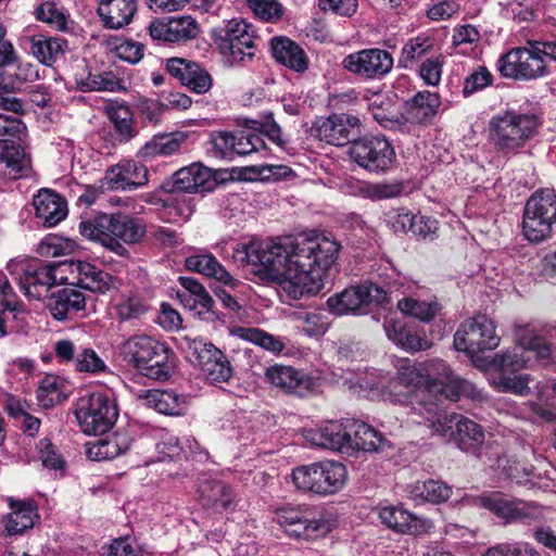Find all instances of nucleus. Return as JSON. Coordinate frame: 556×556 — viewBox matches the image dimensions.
<instances>
[{
  "label": "nucleus",
  "instance_id": "obj_1",
  "mask_svg": "<svg viewBox=\"0 0 556 556\" xmlns=\"http://www.w3.org/2000/svg\"><path fill=\"white\" fill-rule=\"evenodd\" d=\"M339 248L325 237L287 236L238 244L232 256L237 263L250 265L254 274L279 281L290 299L299 300L321 290L323 275L337 260Z\"/></svg>",
  "mask_w": 556,
  "mask_h": 556
},
{
  "label": "nucleus",
  "instance_id": "obj_2",
  "mask_svg": "<svg viewBox=\"0 0 556 556\" xmlns=\"http://www.w3.org/2000/svg\"><path fill=\"white\" fill-rule=\"evenodd\" d=\"M78 229L83 237L100 243L119 256L127 253L125 244H137L147 233V226L141 218L123 212L97 213L83 219Z\"/></svg>",
  "mask_w": 556,
  "mask_h": 556
},
{
  "label": "nucleus",
  "instance_id": "obj_3",
  "mask_svg": "<svg viewBox=\"0 0 556 556\" xmlns=\"http://www.w3.org/2000/svg\"><path fill=\"white\" fill-rule=\"evenodd\" d=\"M540 121L533 113L506 110L489 121V139L504 154H517L539 131Z\"/></svg>",
  "mask_w": 556,
  "mask_h": 556
},
{
  "label": "nucleus",
  "instance_id": "obj_4",
  "mask_svg": "<svg viewBox=\"0 0 556 556\" xmlns=\"http://www.w3.org/2000/svg\"><path fill=\"white\" fill-rule=\"evenodd\" d=\"M471 359L476 368L483 372L493 374L492 384L502 392H510L517 395H528L530 392V376L516 375L523 368L526 361L509 351L503 354L484 355L492 350H462Z\"/></svg>",
  "mask_w": 556,
  "mask_h": 556
},
{
  "label": "nucleus",
  "instance_id": "obj_5",
  "mask_svg": "<svg viewBox=\"0 0 556 556\" xmlns=\"http://www.w3.org/2000/svg\"><path fill=\"white\" fill-rule=\"evenodd\" d=\"M435 375L427 388H421L416 393L417 414L431 417L428 407L433 405L438 408V416L448 415L443 405V400L458 401L460 397L475 399L478 395L476 387L460 377L454 375L450 367L442 361H437Z\"/></svg>",
  "mask_w": 556,
  "mask_h": 556
},
{
  "label": "nucleus",
  "instance_id": "obj_6",
  "mask_svg": "<svg viewBox=\"0 0 556 556\" xmlns=\"http://www.w3.org/2000/svg\"><path fill=\"white\" fill-rule=\"evenodd\" d=\"M465 501L491 513L504 526L530 525L543 518V508L535 502L506 494L501 491H486Z\"/></svg>",
  "mask_w": 556,
  "mask_h": 556
},
{
  "label": "nucleus",
  "instance_id": "obj_7",
  "mask_svg": "<svg viewBox=\"0 0 556 556\" xmlns=\"http://www.w3.org/2000/svg\"><path fill=\"white\" fill-rule=\"evenodd\" d=\"M62 263H40L38 261H11L7 268L15 276L20 287L29 299L43 300L52 287L66 280Z\"/></svg>",
  "mask_w": 556,
  "mask_h": 556
},
{
  "label": "nucleus",
  "instance_id": "obj_8",
  "mask_svg": "<svg viewBox=\"0 0 556 556\" xmlns=\"http://www.w3.org/2000/svg\"><path fill=\"white\" fill-rule=\"evenodd\" d=\"M428 410L432 415L425 417L422 424L431 429L433 434L453 439L460 450L475 451L484 442V431L476 421L456 413L438 416V408L433 405L429 406Z\"/></svg>",
  "mask_w": 556,
  "mask_h": 556
},
{
  "label": "nucleus",
  "instance_id": "obj_9",
  "mask_svg": "<svg viewBox=\"0 0 556 556\" xmlns=\"http://www.w3.org/2000/svg\"><path fill=\"white\" fill-rule=\"evenodd\" d=\"M556 224V192L554 189L535 191L527 201L522 217L525 238L533 243L552 237Z\"/></svg>",
  "mask_w": 556,
  "mask_h": 556
},
{
  "label": "nucleus",
  "instance_id": "obj_10",
  "mask_svg": "<svg viewBox=\"0 0 556 556\" xmlns=\"http://www.w3.org/2000/svg\"><path fill=\"white\" fill-rule=\"evenodd\" d=\"M348 477L344 465L333 460H323L293 470L292 480L299 490L318 495L339 492Z\"/></svg>",
  "mask_w": 556,
  "mask_h": 556
},
{
  "label": "nucleus",
  "instance_id": "obj_11",
  "mask_svg": "<svg viewBox=\"0 0 556 556\" xmlns=\"http://www.w3.org/2000/svg\"><path fill=\"white\" fill-rule=\"evenodd\" d=\"M117 407L109 394L87 392L76 402L75 416L87 434L106 432L117 419Z\"/></svg>",
  "mask_w": 556,
  "mask_h": 556
},
{
  "label": "nucleus",
  "instance_id": "obj_12",
  "mask_svg": "<svg viewBox=\"0 0 556 556\" xmlns=\"http://www.w3.org/2000/svg\"><path fill=\"white\" fill-rule=\"evenodd\" d=\"M222 33L218 49L228 65H243L253 60L256 43L250 24L243 20H231Z\"/></svg>",
  "mask_w": 556,
  "mask_h": 556
},
{
  "label": "nucleus",
  "instance_id": "obj_13",
  "mask_svg": "<svg viewBox=\"0 0 556 556\" xmlns=\"http://www.w3.org/2000/svg\"><path fill=\"white\" fill-rule=\"evenodd\" d=\"M309 516L308 509L302 510L292 506L280 507L275 513V519L286 533L298 539H314L325 535L336 526V520L324 513Z\"/></svg>",
  "mask_w": 556,
  "mask_h": 556
},
{
  "label": "nucleus",
  "instance_id": "obj_14",
  "mask_svg": "<svg viewBox=\"0 0 556 556\" xmlns=\"http://www.w3.org/2000/svg\"><path fill=\"white\" fill-rule=\"evenodd\" d=\"M349 153L356 164L371 173L387 172L395 161L392 144L380 136L357 137Z\"/></svg>",
  "mask_w": 556,
  "mask_h": 556
},
{
  "label": "nucleus",
  "instance_id": "obj_15",
  "mask_svg": "<svg viewBox=\"0 0 556 556\" xmlns=\"http://www.w3.org/2000/svg\"><path fill=\"white\" fill-rule=\"evenodd\" d=\"M388 302L387 292L374 283H364L344 289L327 300L329 311L336 315L349 313L365 314L369 305Z\"/></svg>",
  "mask_w": 556,
  "mask_h": 556
},
{
  "label": "nucleus",
  "instance_id": "obj_16",
  "mask_svg": "<svg viewBox=\"0 0 556 556\" xmlns=\"http://www.w3.org/2000/svg\"><path fill=\"white\" fill-rule=\"evenodd\" d=\"M498 71L506 78L530 80L547 75L545 61L531 48H514L498 60Z\"/></svg>",
  "mask_w": 556,
  "mask_h": 556
},
{
  "label": "nucleus",
  "instance_id": "obj_17",
  "mask_svg": "<svg viewBox=\"0 0 556 556\" xmlns=\"http://www.w3.org/2000/svg\"><path fill=\"white\" fill-rule=\"evenodd\" d=\"M437 362H432L424 368H417L409 361H405L399 368L397 382L394 386V390L397 387H403L406 391H392V401L400 404H409L412 409L417 414L416 393L421 388H427L432 382L433 376L435 375Z\"/></svg>",
  "mask_w": 556,
  "mask_h": 556
},
{
  "label": "nucleus",
  "instance_id": "obj_18",
  "mask_svg": "<svg viewBox=\"0 0 556 556\" xmlns=\"http://www.w3.org/2000/svg\"><path fill=\"white\" fill-rule=\"evenodd\" d=\"M316 136L333 146H344L354 142L362 132L361 119L351 114H332L320 118L314 124Z\"/></svg>",
  "mask_w": 556,
  "mask_h": 556
},
{
  "label": "nucleus",
  "instance_id": "obj_19",
  "mask_svg": "<svg viewBox=\"0 0 556 556\" xmlns=\"http://www.w3.org/2000/svg\"><path fill=\"white\" fill-rule=\"evenodd\" d=\"M172 350H125L124 359L131 364L141 375L156 380L169 378L175 359Z\"/></svg>",
  "mask_w": 556,
  "mask_h": 556
},
{
  "label": "nucleus",
  "instance_id": "obj_20",
  "mask_svg": "<svg viewBox=\"0 0 556 556\" xmlns=\"http://www.w3.org/2000/svg\"><path fill=\"white\" fill-rule=\"evenodd\" d=\"M342 66L359 77L376 78L392 70L393 58L386 50L364 49L346 55L342 61Z\"/></svg>",
  "mask_w": 556,
  "mask_h": 556
},
{
  "label": "nucleus",
  "instance_id": "obj_21",
  "mask_svg": "<svg viewBox=\"0 0 556 556\" xmlns=\"http://www.w3.org/2000/svg\"><path fill=\"white\" fill-rule=\"evenodd\" d=\"M500 343L494 323L484 315L464 320L454 334V348H497Z\"/></svg>",
  "mask_w": 556,
  "mask_h": 556
},
{
  "label": "nucleus",
  "instance_id": "obj_22",
  "mask_svg": "<svg viewBox=\"0 0 556 556\" xmlns=\"http://www.w3.org/2000/svg\"><path fill=\"white\" fill-rule=\"evenodd\" d=\"M215 185L216 181L210 168L201 164H191L177 170L165 188L170 193H202L213 190Z\"/></svg>",
  "mask_w": 556,
  "mask_h": 556
},
{
  "label": "nucleus",
  "instance_id": "obj_23",
  "mask_svg": "<svg viewBox=\"0 0 556 556\" xmlns=\"http://www.w3.org/2000/svg\"><path fill=\"white\" fill-rule=\"evenodd\" d=\"M186 358L213 383L228 381L232 375L230 362L222 350H186Z\"/></svg>",
  "mask_w": 556,
  "mask_h": 556
},
{
  "label": "nucleus",
  "instance_id": "obj_24",
  "mask_svg": "<svg viewBox=\"0 0 556 556\" xmlns=\"http://www.w3.org/2000/svg\"><path fill=\"white\" fill-rule=\"evenodd\" d=\"M105 180L112 189L136 190L148 184L149 170L132 160H123L106 169Z\"/></svg>",
  "mask_w": 556,
  "mask_h": 556
},
{
  "label": "nucleus",
  "instance_id": "obj_25",
  "mask_svg": "<svg viewBox=\"0 0 556 556\" xmlns=\"http://www.w3.org/2000/svg\"><path fill=\"white\" fill-rule=\"evenodd\" d=\"M381 522L394 532L421 535L428 533L432 522L404 509L402 506L388 505L379 509Z\"/></svg>",
  "mask_w": 556,
  "mask_h": 556
},
{
  "label": "nucleus",
  "instance_id": "obj_26",
  "mask_svg": "<svg viewBox=\"0 0 556 556\" xmlns=\"http://www.w3.org/2000/svg\"><path fill=\"white\" fill-rule=\"evenodd\" d=\"M67 267L76 279V281L72 283L81 289L89 290L93 293H105L117 287L114 276L88 262H71Z\"/></svg>",
  "mask_w": 556,
  "mask_h": 556
},
{
  "label": "nucleus",
  "instance_id": "obj_27",
  "mask_svg": "<svg viewBox=\"0 0 556 556\" xmlns=\"http://www.w3.org/2000/svg\"><path fill=\"white\" fill-rule=\"evenodd\" d=\"M153 39L166 42H185L197 37L198 23L191 16L172 17L168 21H155L150 25Z\"/></svg>",
  "mask_w": 556,
  "mask_h": 556
},
{
  "label": "nucleus",
  "instance_id": "obj_28",
  "mask_svg": "<svg viewBox=\"0 0 556 556\" xmlns=\"http://www.w3.org/2000/svg\"><path fill=\"white\" fill-rule=\"evenodd\" d=\"M198 494L203 507L218 513L226 510L235 497L229 484L206 473L199 478Z\"/></svg>",
  "mask_w": 556,
  "mask_h": 556
},
{
  "label": "nucleus",
  "instance_id": "obj_29",
  "mask_svg": "<svg viewBox=\"0 0 556 556\" xmlns=\"http://www.w3.org/2000/svg\"><path fill=\"white\" fill-rule=\"evenodd\" d=\"M306 439L323 448L339 452L348 451V419L326 421L316 429L308 430Z\"/></svg>",
  "mask_w": 556,
  "mask_h": 556
},
{
  "label": "nucleus",
  "instance_id": "obj_30",
  "mask_svg": "<svg viewBox=\"0 0 556 556\" xmlns=\"http://www.w3.org/2000/svg\"><path fill=\"white\" fill-rule=\"evenodd\" d=\"M349 443L348 451L380 452L390 442L374 427L356 419H348Z\"/></svg>",
  "mask_w": 556,
  "mask_h": 556
},
{
  "label": "nucleus",
  "instance_id": "obj_31",
  "mask_svg": "<svg viewBox=\"0 0 556 556\" xmlns=\"http://www.w3.org/2000/svg\"><path fill=\"white\" fill-rule=\"evenodd\" d=\"M266 377L275 387L299 396L306 395L314 386L311 378L290 366H273L267 369Z\"/></svg>",
  "mask_w": 556,
  "mask_h": 556
},
{
  "label": "nucleus",
  "instance_id": "obj_32",
  "mask_svg": "<svg viewBox=\"0 0 556 556\" xmlns=\"http://www.w3.org/2000/svg\"><path fill=\"white\" fill-rule=\"evenodd\" d=\"M11 513L2 519L3 530L2 536L21 535L25 531L31 529L39 520V515L31 502H11Z\"/></svg>",
  "mask_w": 556,
  "mask_h": 556
},
{
  "label": "nucleus",
  "instance_id": "obj_33",
  "mask_svg": "<svg viewBox=\"0 0 556 556\" xmlns=\"http://www.w3.org/2000/svg\"><path fill=\"white\" fill-rule=\"evenodd\" d=\"M36 216L46 227L58 225L67 215L65 200L50 189L40 190L33 200Z\"/></svg>",
  "mask_w": 556,
  "mask_h": 556
},
{
  "label": "nucleus",
  "instance_id": "obj_34",
  "mask_svg": "<svg viewBox=\"0 0 556 556\" xmlns=\"http://www.w3.org/2000/svg\"><path fill=\"white\" fill-rule=\"evenodd\" d=\"M47 307L58 320L71 318L86 306L85 295L74 288H63L47 296Z\"/></svg>",
  "mask_w": 556,
  "mask_h": 556
},
{
  "label": "nucleus",
  "instance_id": "obj_35",
  "mask_svg": "<svg viewBox=\"0 0 556 556\" xmlns=\"http://www.w3.org/2000/svg\"><path fill=\"white\" fill-rule=\"evenodd\" d=\"M137 11V0H100L98 14L104 25L118 29L128 25Z\"/></svg>",
  "mask_w": 556,
  "mask_h": 556
},
{
  "label": "nucleus",
  "instance_id": "obj_36",
  "mask_svg": "<svg viewBox=\"0 0 556 556\" xmlns=\"http://www.w3.org/2000/svg\"><path fill=\"white\" fill-rule=\"evenodd\" d=\"M273 58L282 65L295 71L304 72L308 66V59L304 50L287 37H275L270 40Z\"/></svg>",
  "mask_w": 556,
  "mask_h": 556
},
{
  "label": "nucleus",
  "instance_id": "obj_37",
  "mask_svg": "<svg viewBox=\"0 0 556 556\" xmlns=\"http://www.w3.org/2000/svg\"><path fill=\"white\" fill-rule=\"evenodd\" d=\"M131 444L127 432H115L87 444V456L92 460H108L124 454Z\"/></svg>",
  "mask_w": 556,
  "mask_h": 556
},
{
  "label": "nucleus",
  "instance_id": "obj_38",
  "mask_svg": "<svg viewBox=\"0 0 556 556\" xmlns=\"http://www.w3.org/2000/svg\"><path fill=\"white\" fill-rule=\"evenodd\" d=\"M441 97L429 90L418 91L406 102L407 121L415 124H425L431 121L439 111Z\"/></svg>",
  "mask_w": 556,
  "mask_h": 556
},
{
  "label": "nucleus",
  "instance_id": "obj_39",
  "mask_svg": "<svg viewBox=\"0 0 556 556\" xmlns=\"http://www.w3.org/2000/svg\"><path fill=\"white\" fill-rule=\"evenodd\" d=\"M514 339L517 348H556V327L516 326Z\"/></svg>",
  "mask_w": 556,
  "mask_h": 556
},
{
  "label": "nucleus",
  "instance_id": "obj_40",
  "mask_svg": "<svg viewBox=\"0 0 556 556\" xmlns=\"http://www.w3.org/2000/svg\"><path fill=\"white\" fill-rule=\"evenodd\" d=\"M29 168V160L20 143H5L0 147V174L18 179L26 175Z\"/></svg>",
  "mask_w": 556,
  "mask_h": 556
},
{
  "label": "nucleus",
  "instance_id": "obj_41",
  "mask_svg": "<svg viewBox=\"0 0 556 556\" xmlns=\"http://www.w3.org/2000/svg\"><path fill=\"white\" fill-rule=\"evenodd\" d=\"M13 68V73H11V68L0 71V110L20 114L23 112L22 101L11 96L7 89L18 88L27 79V76L21 65H15Z\"/></svg>",
  "mask_w": 556,
  "mask_h": 556
},
{
  "label": "nucleus",
  "instance_id": "obj_42",
  "mask_svg": "<svg viewBox=\"0 0 556 556\" xmlns=\"http://www.w3.org/2000/svg\"><path fill=\"white\" fill-rule=\"evenodd\" d=\"M77 88L81 91H110L121 88L118 78L112 72L93 73L84 66L74 74Z\"/></svg>",
  "mask_w": 556,
  "mask_h": 556
},
{
  "label": "nucleus",
  "instance_id": "obj_43",
  "mask_svg": "<svg viewBox=\"0 0 556 556\" xmlns=\"http://www.w3.org/2000/svg\"><path fill=\"white\" fill-rule=\"evenodd\" d=\"M184 136L179 134H160L153 136L137 152L142 160H152L157 156H169L180 150Z\"/></svg>",
  "mask_w": 556,
  "mask_h": 556
},
{
  "label": "nucleus",
  "instance_id": "obj_44",
  "mask_svg": "<svg viewBox=\"0 0 556 556\" xmlns=\"http://www.w3.org/2000/svg\"><path fill=\"white\" fill-rule=\"evenodd\" d=\"M139 399L147 406L165 415H179L185 409V399L173 391L146 390L141 391Z\"/></svg>",
  "mask_w": 556,
  "mask_h": 556
},
{
  "label": "nucleus",
  "instance_id": "obj_45",
  "mask_svg": "<svg viewBox=\"0 0 556 556\" xmlns=\"http://www.w3.org/2000/svg\"><path fill=\"white\" fill-rule=\"evenodd\" d=\"M189 270L215 278L227 286H235V279L212 254H198L186 260Z\"/></svg>",
  "mask_w": 556,
  "mask_h": 556
},
{
  "label": "nucleus",
  "instance_id": "obj_46",
  "mask_svg": "<svg viewBox=\"0 0 556 556\" xmlns=\"http://www.w3.org/2000/svg\"><path fill=\"white\" fill-rule=\"evenodd\" d=\"M55 356L61 362H72L75 369L81 372H100L105 369L104 361L94 350H55Z\"/></svg>",
  "mask_w": 556,
  "mask_h": 556
},
{
  "label": "nucleus",
  "instance_id": "obj_47",
  "mask_svg": "<svg viewBox=\"0 0 556 556\" xmlns=\"http://www.w3.org/2000/svg\"><path fill=\"white\" fill-rule=\"evenodd\" d=\"M408 493L409 497L416 502L439 504L451 497L452 489L442 481L428 480L412 484L408 488Z\"/></svg>",
  "mask_w": 556,
  "mask_h": 556
},
{
  "label": "nucleus",
  "instance_id": "obj_48",
  "mask_svg": "<svg viewBox=\"0 0 556 556\" xmlns=\"http://www.w3.org/2000/svg\"><path fill=\"white\" fill-rule=\"evenodd\" d=\"M396 307L402 314L422 323L431 321L441 309L440 304L435 300L421 301L413 296L400 299Z\"/></svg>",
  "mask_w": 556,
  "mask_h": 556
},
{
  "label": "nucleus",
  "instance_id": "obj_49",
  "mask_svg": "<svg viewBox=\"0 0 556 556\" xmlns=\"http://www.w3.org/2000/svg\"><path fill=\"white\" fill-rule=\"evenodd\" d=\"M64 382L56 376L48 375L40 380L36 390L38 405L42 408H51L66 399Z\"/></svg>",
  "mask_w": 556,
  "mask_h": 556
},
{
  "label": "nucleus",
  "instance_id": "obj_50",
  "mask_svg": "<svg viewBox=\"0 0 556 556\" xmlns=\"http://www.w3.org/2000/svg\"><path fill=\"white\" fill-rule=\"evenodd\" d=\"M65 41L56 37H34L30 41V52L42 64L51 65L64 53Z\"/></svg>",
  "mask_w": 556,
  "mask_h": 556
},
{
  "label": "nucleus",
  "instance_id": "obj_51",
  "mask_svg": "<svg viewBox=\"0 0 556 556\" xmlns=\"http://www.w3.org/2000/svg\"><path fill=\"white\" fill-rule=\"evenodd\" d=\"M368 110L372 118L382 127L393 129L399 126L394 105L384 94H372L368 99Z\"/></svg>",
  "mask_w": 556,
  "mask_h": 556
},
{
  "label": "nucleus",
  "instance_id": "obj_52",
  "mask_svg": "<svg viewBox=\"0 0 556 556\" xmlns=\"http://www.w3.org/2000/svg\"><path fill=\"white\" fill-rule=\"evenodd\" d=\"M384 330L388 338L401 348H427V342L420 336L406 328L401 321L387 320L384 323Z\"/></svg>",
  "mask_w": 556,
  "mask_h": 556
},
{
  "label": "nucleus",
  "instance_id": "obj_53",
  "mask_svg": "<svg viewBox=\"0 0 556 556\" xmlns=\"http://www.w3.org/2000/svg\"><path fill=\"white\" fill-rule=\"evenodd\" d=\"M433 48V40L428 36H417L409 39L402 48L399 63L404 68L413 67L414 63Z\"/></svg>",
  "mask_w": 556,
  "mask_h": 556
},
{
  "label": "nucleus",
  "instance_id": "obj_54",
  "mask_svg": "<svg viewBox=\"0 0 556 556\" xmlns=\"http://www.w3.org/2000/svg\"><path fill=\"white\" fill-rule=\"evenodd\" d=\"M229 334L260 348H283V343L275 341L270 334L257 328L232 327L229 328Z\"/></svg>",
  "mask_w": 556,
  "mask_h": 556
},
{
  "label": "nucleus",
  "instance_id": "obj_55",
  "mask_svg": "<svg viewBox=\"0 0 556 556\" xmlns=\"http://www.w3.org/2000/svg\"><path fill=\"white\" fill-rule=\"evenodd\" d=\"M35 16L40 22L47 23L58 30L66 28V14L56 2L48 0L41 2L35 9Z\"/></svg>",
  "mask_w": 556,
  "mask_h": 556
},
{
  "label": "nucleus",
  "instance_id": "obj_56",
  "mask_svg": "<svg viewBox=\"0 0 556 556\" xmlns=\"http://www.w3.org/2000/svg\"><path fill=\"white\" fill-rule=\"evenodd\" d=\"M109 114L121 141L128 142L137 136L132 114L127 108L113 109Z\"/></svg>",
  "mask_w": 556,
  "mask_h": 556
},
{
  "label": "nucleus",
  "instance_id": "obj_57",
  "mask_svg": "<svg viewBox=\"0 0 556 556\" xmlns=\"http://www.w3.org/2000/svg\"><path fill=\"white\" fill-rule=\"evenodd\" d=\"M26 134L27 128L18 117L0 113V147L15 140L22 141Z\"/></svg>",
  "mask_w": 556,
  "mask_h": 556
},
{
  "label": "nucleus",
  "instance_id": "obj_58",
  "mask_svg": "<svg viewBox=\"0 0 556 556\" xmlns=\"http://www.w3.org/2000/svg\"><path fill=\"white\" fill-rule=\"evenodd\" d=\"M249 8L260 20L275 23L281 20L283 7L278 0H247Z\"/></svg>",
  "mask_w": 556,
  "mask_h": 556
},
{
  "label": "nucleus",
  "instance_id": "obj_59",
  "mask_svg": "<svg viewBox=\"0 0 556 556\" xmlns=\"http://www.w3.org/2000/svg\"><path fill=\"white\" fill-rule=\"evenodd\" d=\"M212 84L211 74L195 62L193 68L187 74L186 80L182 81L184 86L199 94L206 93L212 88Z\"/></svg>",
  "mask_w": 556,
  "mask_h": 556
},
{
  "label": "nucleus",
  "instance_id": "obj_60",
  "mask_svg": "<svg viewBox=\"0 0 556 556\" xmlns=\"http://www.w3.org/2000/svg\"><path fill=\"white\" fill-rule=\"evenodd\" d=\"M403 191L401 182H376L363 187V194L371 200H386L400 195Z\"/></svg>",
  "mask_w": 556,
  "mask_h": 556
},
{
  "label": "nucleus",
  "instance_id": "obj_61",
  "mask_svg": "<svg viewBox=\"0 0 556 556\" xmlns=\"http://www.w3.org/2000/svg\"><path fill=\"white\" fill-rule=\"evenodd\" d=\"M38 457L48 469L61 470L64 468V460L56 447L47 438L41 439L37 444Z\"/></svg>",
  "mask_w": 556,
  "mask_h": 556
},
{
  "label": "nucleus",
  "instance_id": "obj_62",
  "mask_svg": "<svg viewBox=\"0 0 556 556\" xmlns=\"http://www.w3.org/2000/svg\"><path fill=\"white\" fill-rule=\"evenodd\" d=\"M492 81L493 76L491 72L484 66H479L465 79L463 93L465 97H469L492 85Z\"/></svg>",
  "mask_w": 556,
  "mask_h": 556
},
{
  "label": "nucleus",
  "instance_id": "obj_63",
  "mask_svg": "<svg viewBox=\"0 0 556 556\" xmlns=\"http://www.w3.org/2000/svg\"><path fill=\"white\" fill-rule=\"evenodd\" d=\"M156 450L161 455L159 458L160 462L177 459L185 453V447L181 445L179 439L169 433L162 437V440L156 445Z\"/></svg>",
  "mask_w": 556,
  "mask_h": 556
},
{
  "label": "nucleus",
  "instance_id": "obj_64",
  "mask_svg": "<svg viewBox=\"0 0 556 556\" xmlns=\"http://www.w3.org/2000/svg\"><path fill=\"white\" fill-rule=\"evenodd\" d=\"M459 5L454 0H431L427 10V16L431 21H443L452 17L458 12Z\"/></svg>",
  "mask_w": 556,
  "mask_h": 556
}]
</instances>
